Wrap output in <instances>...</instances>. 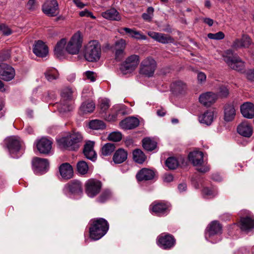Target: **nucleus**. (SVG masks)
<instances>
[{
    "mask_svg": "<svg viewBox=\"0 0 254 254\" xmlns=\"http://www.w3.org/2000/svg\"><path fill=\"white\" fill-rule=\"evenodd\" d=\"M109 230V224L104 218L93 219L89 228V236L93 240H98L103 237Z\"/></svg>",
    "mask_w": 254,
    "mask_h": 254,
    "instance_id": "nucleus-1",
    "label": "nucleus"
},
{
    "mask_svg": "<svg viewBox=\"0 0 254 254\" xmlns=\"http://www.w3.org/2000/svg\"><path fill=\"white\" fill-rule=\"evenodd\" d=\"M83 54L84 58L88 62L98 61L101 55V45L99 42L97 40L89 41L84 47Z\"/></svg>",
    "mask_w": 254,
    "mask_h": 254,
    "instance_id": "nucleus-2",
    "label": "nucleus"
},
{
    "mask_svg": "<svg viewBox=\"0 0 254 254\" xmlns=\"http://www.w3.org/2000/svg\"><path fill=\"white\" fill-rule=\"evenodd\" d=\"M224 61L231 69L242 72L245 68V64L241 58L234 54L232 50H226L223 55Z\"/></svg>",
    "mask_w": 254,
    "mask_h": 254,
    "instance_id": "nucleus-3",
    "label": "nucleus"
},
{
    "mask_svg": "<svg viewBox=\"0 0 254 254\" xmlns=\"http://www.w3.org/2000/svg\"><path fill=\"white\" fill-rule=\"evenodd\" d=\"M222 233V226L217 221L210 222L206 228L205 232V239L212 244L220 241V235Z\"/></svg>",
    "mask_w": 254,
    "mask_h": 254,
    "instance_id": "nucleus-4",
    "label": "nucleus"
},
{
    "mask_svg": "<svg viewBox=\"0 0 254 254\" xmlns=\"http://www.w3.org/2000/svg\"><path fill=\"white\" fill-rule=\"evenodd\" d=\"M82 136L78 133H73L57 140L59 146L68 150H74L78 148V143L82 140Z\"/></svg>",
    "mask_w": 254,
    "mask_h": 254,
    "instance_id": "nucleus-5",
    "label": "nucleus"
},
{
    "mask_svg": "<svg viewBox=\"0 0 254 254\" xmlns=\"http://www.w3.org/2000/svg\"><path fill=\"white\" fill-rule=\"evenodd\" d=\"M156 65V62L153 58L147 57L141 63L140 73L145 76L151 77L154 74Z\"/></svg>",
    "mask_w": 254,
    "mask_h": 254,
    "instance_id": "nucleus-6",
    "label": "nucleus"
},
{
    "mask_svg": "<svg viewBox=\"0 0 254 254\" xmlns=\"http://www.w3.org/2000/svg\"><path fill=\"white\" fill-rule=\"evenodd\" d=\"M139 63V56L132 55L126 59L121 64L120 70L124 74L131 72L137 67Z\"/></svg>",
    "mask_w": 254,
    "mask_h": 254,
    "instance_id": "nucleus-7",
    "label": "nucleus"
},
{
    "mask_svg": "<svg viewBox=\"0 0 254 254\" xmlns=\"http://www.w3.org/2000/svg\"><path fill=\"white\" fill-rule=\"evenodd\" d=\"M82 39L79 32L74 34L66 46V52L70 54H77L81 47Z\"/></svg>",
    "mask_w": 254,
    "mask_h": 254,
    "instance_id": "nucleus-8",
    "label": "nucleus"
},
{
    "mask_svg": "<svg viewBox=\"0 0 254 254\" xmlns=\"http://www.w3.org/2000/svg\"><path fill=\"white\" fill-rule=\"evenodd\" d=\"M42 10L50 17L57 16L60 13L59 4L57 0H46L42 5Z\"/></svg>",
    "mask_w": 254,
    "mask_h": 254,
    "instance_id": "nucleus-9",
    "label": "nucleus"
},
{
    "mask_svg": "<svg viewBox=\"0 0 254 254\" xmlns=\"http://www.w3.org/2000/svg\"><path fill=\"white\" fill-rule=\"evenodd\" d=\"M85 187V192L87 195L90 197H93L99 193L102 184L97 180L90 179L86 182Z\"/></svg>",
    "mask_w": 254,
    "mask_h": 254,
    "instance_id": "nucleus-10",
    "label": "nucleus"
},
{
    "mask_svg": "<svg viewBox=\"0 0 254 254\" xmlns=\"http://www.w3.org/2000/svg\"><path fill=\"white\" fill-rule=\"evenodd\" d=\"M157 244L161 248L169 250L174 247L176 240L174 236L170 234L162 233L157 237Z\"/></svg>",
    "mask_w": 254,
    "mask_h": 254,
    "instance_id": "nucleus-11",
    "label": "nucleus"
},
{
    "mask_svg": "<svg viewBox=\"0 0 254 254\" xmlns=\"http://www.w3.org/2000/svg\"><path fill=\"white\" fill-rule=\"evenodd\" d=\"M15 75L14 69L9 65L0 64V78L5 81L12 80Z\"/></svg>",
    "mask_w": 254,
    "mask_h": 254,
    "instance_id": "nucleus-12",
    "label": "nucleus"
},
{
    "mask_svg": "<svg viewBox=\"0 0 254 254\" xmlns=\"http://www.w3.org/2000/svg\"><path fill=\"white\" fill-rule=\"evenodd\" d=\"M65 193L69 192L74 195H80L82 193V184L77 180H72L66 184L64 189Z\"/></svg>",
    "mask_w": 254,
    "mask_h": 254,
    "instance_id": "nucleus-13",
    "label": "nucleus"
},
{
    "mask_svg": "<svg viewBox=\"0 0 254 254\" xmlns=\"http://www.w3.org/2000/svg\"><path fill=\"white\" fill-rule=\"evenodd\" d=\"M32 163L34 172L36 174H42L46 172L49 167V162L46 159L36 157L33 159Z\"/></svg>",
    "mask_w": 254,
    "mask_h": 254,
    "instance_id": "nucleus-14",
    "label": "nucleus"
},
{
    "mask_svg": "<svg viewBox=\"0 0 254 254\" xmlns=\"http://www.w3.org/2000/svg\"><path fill=\"white\" fill-rule=\"evenodd\" d=\"M52 142L49 139L43 137L38 140L36 146L38 150L43 154H48L52 149Z\"/></svg>",
    "mask_w": 254,
    "mask_h": 254,
    "instance_id": "nucleus-15",
    "label": "nucleus"
},
{
    "mask_svg": "<svg viewBox=\"0 0 254 254\" xmlns=\"http://www.w3.org/2000/svg\"><path fill=\"white\" fill-rule=\"evenodd\" d=\"M217 99V96L215 93L211 92H206L199 96V100L203 105L209 107L215 102Z\"/></svg>",
    "mask_w": 254,
    "mask_h": 254,
    "instance_id": "nucleus-16",
    "label": "nucleus"
},
{
    "mask_svg": "<svg viewBox=\"0 0 254 254\" xmlns=\"http://www.w3.org/2000/svg\"><path fill=\"white\" fill-rule=\"evenodd\" d=\"M148 35L154 40L162 44H168L173 42V39L170 36L163 33L149 31L148 32Z\"/></svg>",
    "mask_w": 254,
    "mask_h": 254,
    "instance_id": "nucleus-17",
    "label": "nucleus"
},
{
    "mask_svg": "<svg viewBox=\"0 0 254 254\" xmlns=\"http://www.w3.org/2000/svg\"><path fill=\"white\" fill-rule=\"evenodd\" d=\"M5 142L7 147L11 153L19 150L21 143L19 138L18 137H9L5 139Z\"/></svg>",
    "mask_w": 254,
    "mask_h": 254,
    "instance_id": "nucleus-18",
    "label": "nucleus"
},
{
    "mask_svg": "<svg viewBox=\"0 0 254 254\" xmlns=\"http://www.w3.org/2000/svg\"><path fill=\"white\" fill-rule=\"evenodd\" d=\"M242 115L246 118L252 119L254 117V104L251 102L243 103L240 108Z\"/></svg>",
    "mask_w": 254,
    "mask_h": 254,
    "instance_id": "nucleus-19",
    "label": "nucleus"
},
{
    "mask_svg": "<svg viewBox=\"0 0 254 254\" xmlns=\"http://www.w3.org/2000/svg\"><path fill=\"white\" fill-rule=\"evenodd\" d=\"M33 51L37 56L39 57H45L48 54V47L41 41H38L36 42Z\"/></svg>",
    "mask_w": 254,
    "mask_h": 254,
    "instance_id": "nucleus-20",
    "label": "nucleus"
},
{
    "mask_svg": "<svg viewBox=\"0 0 254 254\" xmlns=\"http://www.w3.org/2000/svg\"><path fill=\"white\" fill-rule=\"evenodd\" d=\"M237 131L244 137H250L252 135L253 130L252 126L248 122H244L238 126Z\"/></svg>",
    "mask_w": 254,
    "mask_h": 254,
    "instance_id": "nucleus-21",
    "label": "nucleus"
},
{
    "mask_svg": "<svg viewBox=\"0 0 254 254\" xmlns=\"http://www.w3.org/2000/svg\"><path fill=\"white\" fill-rule=\"evenodd\" d=\"M139 124V120L134 117L126 118L120 122V126L125 129H131L137 127Z\"/></svg>",
    "mask_w": 254,
    "mask_h": 254,
    "instance_id": "nucleus-22",
    "label": "nucleus"
},
{
    "mask_svg": "<svg viewBox=\"0 0 254 254\" xmlns=\"http://www.w3.org/2000/svg\"><path fill=\"white\" fill-rule=\"evenodd\" d=\"M59 171L61 176L65 179H69L73 176V168L68 163L62 164L59 167Z\"/></svg>",
    "mask_w": 254,
    "mask_h": 254,
    "instance_id": "nucleus-23",
    "label": "nucleus"
},
{
    "mask_svg": "<svg viewBox=\"0 0 254 254\" xmlns=\"http://www.w3.org/2000/svg\"><path fill=\"white\" fill-rule=\"evenodd\" d=\"M94 142L89 141L84 145L83 153L88 159L94 161L96 158L95 151L93 149Z\"/></svg>",
    "mask_w": 254,
    "mask_h": 254,
    "instance_id": "nucleus-24",
    "label": "nucleus"
},
{
    "mask_svg": "<svg viewBox=\"0 0 254 254\" xmlns=\"http://www.w3.org/2000/svg\"><path fill=\"white\" fill-rule=\"evenodd\" d=\"M240 224L242 230L248 231L254 228V218L242 217L240 219Z\"/></svg>",
    "mask_w": 254,
    "mask_h": 254,
    "instance_id": "nucleus-25",
    "label": "nucleus"
},
{
    "mask_svg": "<svg viewBox=\"0 0 254 254\" xmlns=\"http://www.w3.org/2000/svg\"><path fill=\"white\" fill-rule=\"evenodd\" d=\"M189 160L195 166H199L203 162V154L200 151H194L189 154Z\"/></svg>",
    "mask_w": 254,
    "mask_h": 254,
    "instance_id": "nucleus-26",
    "label": "nucleus"
},
{
    "mask_svg": "<svg viewBox=\"0 0 254 254\" xmlns=\"http://www.w3.org/2000/svg\"><path fill=\"white\" fill-rule=\"evenodd\" d=\"M252 44V41L250 37L247 35H243L241 39L235 40L232 47L235 49L240 48H248Z\"/></svg>",
    "mask_w": 254,
    "mask_h": 254,
    "instance_id": "nucleus-27",
    "label": "nucleus"
},
{
    "mask_svg": "<svg viewBox=\"0 0 254 254\" xmlns=\"http://www.w3.org/2000/svg\"><path fill=\"white\" fill-rule=\"evenodd\" d=\"M214 116V111L213 110H207L198 117L199 122L201 124L209 126L213 121Z\"/></svg>",
    "mask_w": 254,
    "mask_h": 254,
    "instance_id": "nucleus-28",
    "label": "nucleus"
},
{
    "mask_svg": "<svg viewBox=\"0 0 254 254\" xmlns=\"http://www.w3.org/2000/svg\"><path fill=\"white\" fill-rule=\"evenodd\" d=\"M154 177V172L146 168L142 169L136 175V179L138 181L150 180Z\"/></svg>",
    "mask_w": 254,
    "mask_h": 254,
    "instance_id": "nucleus-29",
    "label": "nucleus"
},
{
    "mask_svg": "<svg viewBox=\"0 0 254 254\" xmlns=\"http://www.w3.org/2000/svg\"><path fill=\"white\" fill-rule=\"evenodd\" d=\"M101 15L104 18L110 20L120 21L121 19L119 12L114 8H111L103 12Z\"/></svg>",
    "mask_w": 254,
    "mask_h": 254,
    "instance_id": "nucleus-30",
    "label": "nucleus"
},
{
    "mask_svg": "<svg viewBox=\"0 0 254 254\" xmlns=\"http://www.w3.org/2000/svg\"><path fill=\"white\" fill-rule=\"evenodd\" d=\"M66 44L65 39H62L57 43L55 47L54 52L55 55L58 58H62L64 56L66 52V47H65Z\"/></svg>",
    "mask_w": 254,
    "mask_h": 254,
    "instance_id": "nucleus-31",
    "label": "nucleus"
},
{
    "mask_svg": "<svg viewBox=\"0 0 254 254\" xmlns=\"http://www.w3.org/2000/svg\"><path fill=\"white\" fill-rule=\"evenodd\" d=\"M224 119L226 122L232 121L236 116V110L233 105L227 104L224 107Z\"/></svg>",
    "mask_w": 254,
    "mask_h": 254,
    "instance_id": "nucleus-32",
    "label": "nucleus"
},
{
    "mask_svg": "<svg viewBox=\"0 0 254 254\" xmlns=\"http://www.w3.org/2000/svg\"><path fill=\"white\" fill-rule=\"evenodd\" d=\"M127 157V151L123 148L117 150L114 154L113 160L116 164H121L126 160Z\"/></svg>",
    "mask_w": 254,
    "mask_h": 254,
    "instance_id": "nucleus-33",
    "label": "nucleus"
},
{
    "mask_svg": "<svg viewBox=\"0 0 254 254\" xmlns=\"http://www.w3.org/2000/svg\"><path fill=\"white\" fill-rule=\"evenodd\" d=\"M76 94V90L70 87H65L62 90L61 96L63 100L71 101Z\"/></svg>",
    "mask_w": 254,
    "mask_h": 254,
    "instance_id": "nucleus-34",
    "label": "nucleus"
},
{
    "mask_svg": "<svg viewBox=\"0 0 254 254\" xmlns=\"http://www.w3.org/2000/svg\"><path fill=\"white\" fill-rule=\"evenodd\" d=\"M69 101L68 100H63L62 99L60 103L56 104L57 107L60 112L65 113L72 110V107Z\"/></svg>",
    "mask_w": 254,
    "mask_h": 254,
    "instance_id": "nucleus-35",
    "label": "nucleus"
},
{
    "mask_svg": "<svg viewBox=\"0 0 254 254\" xmlns=\"http://www.w3.org/2000/svg\"><path fill=\"white\" fill-rule=\"evenodd\" d=\"M168 208V205L165 203H158L153 204L152 207V210L157 215L164 214Z\"/></svg>",
    "mask_w": 254,
    "mask_h": 254,
    "instance_id": "nucleus-36",
    "label": "nucleus"
},
{
    "mask_svg": "<svg viewBox=\"0 0 254 254\" xmlns=\"http://www.w3.org/2000/svg\"><path fill=\"white\" fill-rule=\"evenodd\" d=\"M95 108V105L93 102H86L80 106V112L82 114L90 113L93 112Z\"/></svg>",
    "mask_w": 254,
    "mask_h": 254,
    "instance_id": "nucleus-37",
    "label": "nucleus"
},
{
    "mask_svg": "<svg viewBox=\"0 0 254 254\" xmlns=\"http://www.w3.org/2000/svg\"><path fill=\"white\" fill-rule=\"evenodd\" d=\"M146 158V156L140 149H136L133 151V159L135 162L142 164L145 161Z\"/></svg>",
    "mask_w": 254,
    "mask_h": 254,
    "instance_id": "nucleus-38",
    "label": "nucleus"
},
{
    "mask_svg": "<svg viewBox=\"0 0 254 254\" xmlns=\"http://www.w3.org/2000/svg\"><path fill=\"white\" fill-rule=\"evenodd\" d=\"M142 146L146 150L152 151L156 147L157 143L150 138H145L142 140Z\"/></svg>",
    "mask_w": 254,
    "mask_h": 254,
    "instance_id": "nucleus-39",
    "label": "nucleus"
},
{
    "mask_svg": "<svg viewBox=\"0 0 254 254\" xmlns=\"http://www.w3.org/2000/svg\"><path fill=\"white\" fill-rule=\"evenodd\" d=\"M115 148L116 146L114 143H106L102 148V155L105 156L110 155Z\"/></svg>",
    "mask_w": 254,
    "mask_h": 254,
    "instance_id": "nucleus-40",
    "label": "nucleus"
},
{
    "mask_svg": "<svg viewBox=\"0 0 254 254\" xmlns=\"http://www.w3.org/2000/svg\"><path fill=\"white\" fill-rule=\"evenodd\" d=\"M89 126L90 128L95 130L103 129L106 127L104 122L99 120H94L90 121Z\"/></svg>",
    "mask_w": 254,
    "mask_h": 254,
    "instance_id": "nucleus-41",
    "label": "nucleus"
},
{
    "mask_svg": "<svg viewBox=\"0 0 254 254\" xmlns=\"http://www.w3.org/2000/svg\"><path fill=\"white\" fill-rule=\"evenodd\" d=\"M45 75L48 80L51 81L58 78L59 73L57 69L51 68L48 69L46 72H45Z\"/></svg>",
    "mask_w": 254,
    "mask_h": 254,
    "instance_id": "nucleus-42",
    "label": "nucleus"
},
{
    "mask_svg": "<svg viewBox=\"0 0 254 254\" xmlns=\"http://www.w3.org/2000/svg\"><path fill=\"white\" fill-rule=\"evenodd\" d=\"M77 171L81 175L87 173L89 167L87 163L84 161H79L76 165Z\"/></svg>",
    "mask_w": 254,
    "mask_h": 254,
    "instance_id": "nucleus-43",
    "label": "nucleus"
},
{
    "mask_svg": "<svg viewBox=\"0 0 254 254\" xmlns=\"http://www.w3.org/2000/svg\"><path fill=\"white\" fill-rule=\"evenodd\" d=\"M166 166L171 170L176 169L179 166L178 160L174 157H169L165 162Z\"/></svg>",
    "mask_w": 254,
    "mask_h": 254,
    "instance_id": "nucleus-44",
    "label": "nucleus"
},
{
    "mask_svg": "<svg viewBox=\"0 0 254 254\" xmlns=\"http://www.w3.org/2000/svg\"><path fill=\"white\" fill-rule=\"evenodd\" d=\"M112 114L109 115V121H114L117 119L119 114L121 113L122 107L120 105H116L112 109Z\"/></svg>",
    "mask_w": 254,
    "mask_h": 254,
    "instance_id": "nucleus-45",
    "label": "nucleus"
},
{
    "mask_svg": "<svg viewBox=\"0 0 254 254\" xmlns=\"http://www.w3.org/2000/svg\"><path fill=\"white\" fill-rule=\"evenodd\" d=\"M207 37L210 39L219 40L224 38L225 34L223 32L219 31L216 33H208Z\"/></svg>",
    "mask_w": 254,
    "mask_h": 254,
    "instance_id": "nucleus-46",
    "label": "nucleus"
},
{
    "mask_svg": "<svg viewBox=\"0 0 254 254\" xmlns=\"http://www.w3.org/2000/svg\"><path fill=\"white\" fill-rule=\"evenodd\" d=\"M122 138V134L120 132H113L109 134L108 139L109 140L118 142L121 140Z\"/></svg>",
    "mask_w": 254,
    "mask_h": 254,
    "instance_id": "nucleus-47",
    "label": "nucleus"
},
{
    "mask_svg": "<svg viewBox=\"0 0 254 254\" xmlns=\"http://www.w3.org/2000/svg\"><path fill=\"white\" fill-rule=\"evenodd\" d=\"M111 196V193L109 190H105L102 192L98 198V200L100 202H104L107 200L109 199Z\"/></svg>",
    "mask_w": 254,
    "mask_h": 254,
    "instance_id": "nucleus-48",
    "label": "nucleus"
},
{
    "mask_svg": "<svg viewBox=\"0 0 254 254\" xmlns=\"http://www.w3.org/2000/svg\"><path fill=\"white\" fill-rule=\"evenodd\" d=\"M154 9L152 7H149L147 8V12L142 14L143 19L147 21H150L152 19Z\"/></svg>",
    "mask_w": 254,
    "mask_h": 254,
    "instance_id": "nucleus-49",
    "label": "nucleus"
},
{
    "mask_svg": "<svg viewBox=\"0 0 254 254\" xmlns=\"http://www.w3.org/2000/svg\"><path fill=\"white\" fill-rule=\"evenodd\" d=\"M126 46V42L123 39H121L116 42L114 46V50H125Z\"/></svg>",
    "mask_w": 254,
    "mask_h": 254,
    "instance_id": "nucleus-50",
    "label": "nucleus"
},
{
    "mask_svg": "<svg viewBox=\"0 0 254 254\" xmlns=\"http://www.w3.org/2000/svg\"><path fill=\"white\" fill-rule=\"evenodd\" d=\"M130 37L136 40H145L146 36L143 35L141 32L136 31L134 29Z\"/></svg>",
    "mask_w": 254,
    "mask_h": 254,
    "instance_id": "nucleus-51",
    "label": "nucleus"
},
{
    "mask_svg": "<svg viewBox=\"0 0 254 254\" xmlns=\"http://www.w3.org/2000/svg\"><path fill=\"white\" fill-rule=\"evenodd\" d=\"M27 8L31 11L36 10L38 8V4L36 0H29L26 4Z\"/></svg>",
    "mask_w": 254,
    "mask_h": 254,
    "instance_id": "nucleus-52",
    "label": "nucleus"
},
{
    "mask_svg": "<svg viewBox=\"0 0 254 254\" xmlns=\"http://www.w3.org/2000/svg\"><path fill=\"white\" fill-rule=\"evenodd\" d=\"M0 31L5 36H9L12 34V30L4 24H0Z\"/></svg>",
    "mask_w": 254,
    "mask_h": 254,
    "instance_id": "nucleus-53",
    "label": "nucleus"
},
{
    "mask_svg": "<svg viewBox=\"0 0 254 254\" xmlns=\"http://www.w3.org/2000/svg\"><path fill=\"white\" fill-rule=\"evenodd\" d=\"M219 95L222 97H226L229 94V90L225 86L222 85L219 88Z\"/></svg>",
    "mask_w": 254,
    "mask_h": 254,
    "instance_id": "nucleus-54",
    "label": "nucleus"
},
{
    "mask_svg": "<svg viewBox=\"0 0 254 254\" xmlns=\"http://www.w3.org/2000/svg\"><path fill=\"white\" fill-rule=\"evenodd\" d=\"M134 29H131L127 27H123L121 28L118 30V32L121 34V35H125V32L127 34H128L129 36L130 37Z\"/></svg>",
    "mask_w": 254,
    "mask_h": 254,
    "instance_id": "nucleus-55",
    "label": "nucleus"
},
{
    "mask_svg": "<svg viewBox=\"0 0 254 254\" xmlns=\"http://www.w3.org/2000/svg\"><path fill=\"white\" fill-rule=\"evenodd\" d=\"M79 14L81 17H91L94 19L96 18V17L93 16L92 13L87 9H84L80 11Z\"/></svg>",
    "mask_w": 254,
    "mask_h": 254,
    "instance_id": "nucleus-56",
    "label": "nucleus"
},
{
    "mask_svg": "<svg viewBox=\"0 0 254 254\" xmlns=\"http://www.w3.org/2000/svg\"><path fill=\"white\" fill-rule=\"evenodd\" d=\"M247 78L251 81H254V69H250L245 72Z\"/></svg>",
    "mask_w": 254,
    "mask_h": 254,
    "instance_id": "nucleus-57",
    "label": "nucleus"
},
{
    "mask_svg": "<svg viewBox=\"0 0 254 254\" xmlns=\"http://www.w3.org/2000/svg\"><path fill=\"white\" fill-rule=\"evenodd\" d=\"M85 75L86 77V78L90 80L91 81L94 82L96 80V75L94 72L91 71H87L85 73Z\"/></svg>",
    "mask_w": 254,
    "mask_h": 254,
    "instance_id": "nucleus-58",
    "label": "nucleus"
},
{
    "mask_svg": "<svg viewBox=\"0 0 254 254\" xmlns=\"http://www.w3.org/2000/svg\"><path fill=\"white\" fill-rule=\"evenodd\" d=\"M110 105H109V101L107 100H103L101 101V104H100V108L101 110L103 112H105L106 110L108 109L109 108Z\"/></svg>",
    "mask_w": 254,
    "mask_h": 254,
    "instance_id": "nucleus-59",
    "label": "nucleus"
},
{
    "mask_svg": "<svg viewBox=\"0 0 254 254\" xmlns=\"http://www.w3.org/2000/svg\"><path fill=\"white\" fill-rule=\"evenodd\" d=\"M115 51V59L117 61L122 60L124 55V50H114Z\"/></svg>",
    "mask_w": 254,
    "mask_h": 254,
    "instance_id": "nucleus-60",
    "label": "nucleus"
},
{
    "mask_svg": "<svg viewBox=\"0 0 254 254\" xmlns=\"http://www.w3.org/2000/svg\"><path fill=\"white\" fill-rule=\"evenodd\" d=\"M202 192L203 194L210 197H213L216 194L215 192L207 188H204L203 189Z\"/></svg>",
    "mask_w": 254,
    "mask_h": 254,
    "instance_id": "nucleus-61",
    "label": "nucleus"
},
{
    "mask_svg": "<svg viewBox=\"0 0 254 254\" xmlns=\"http://www.w3.org/2000/svg\"><path fill=\"white\" fill-rule=\"evenodd\" d=\"M197 79L199 82H204L206 79V75L202 72H199L197 73Z\"/></svg>",
    "mask_w": 254,
    "mask_h": 254,
    "instance_id": "nucleus-62",
    "label": "nucleus"
},
{
    "mask_svg": "<svg viewBox=\"0 0 254 254\" xmlns=\"http://www.w3.org/2000/svg\"><path fill=\"white\" fill-rule=\"evenodd\" d=\"M163 179L165 182L170 183L173 181L174 177L171 174H165L163 177Z\"/></svg>",
    "mask_w": 254,
    "mask_h": 254,
    "instance_id": "nucleus-63",
    "label": "nucleus"
},
{
    "mask_svg": "<svg viewBox=\"0 0 254 254\" xmlns=\"http://www.w3.org/2000/svg\"><path fill=\"white\" fill-rule=\"evenodd\" d=\"M197 167V170L201 173H206L209 170V168L207 166H202L201 165Z\"/></svg>",
    "mask_w": 254,
    "mask_h": 254,
    "instance_id": "nucleus-64",
    "label": "nucleus"
}]
</instances>
